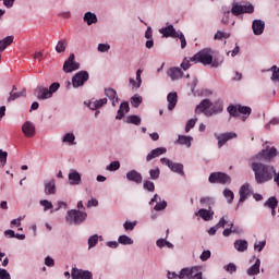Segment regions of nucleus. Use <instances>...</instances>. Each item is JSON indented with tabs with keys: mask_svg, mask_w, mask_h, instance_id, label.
Segmentation results:
<instances>
[{
	"mask_svg": "<svg viewBox=\"0 0 279 279\" xmlns=\"http://www.w3.org/2000/svg\"><path fill=\"white\" fill-rule=\"evenodd\" d=\"M272 178H274V182L277 184V186H279V172H276V169H275V173H272Z\"/></svg>",
	"mask_w": 279,
	"mask_h": 279,
	"instance_id": "774afa93",
	"label": "nucleus"
},
{
	"mask_svg": "<svg viewBox=\"0 0 279 279\" xmlns=\"http://www.w3.org/2000/svg\"><path fill=\"white\" fill-rule=\"evenodd\" d=\"M215 136L218 141V147L221 148V146L225 145L227 141H232V138H236V133L229 132L219 135L215 134Z\"/></svg>",
	"mask_w": 279,
	"mask_h": 279,
	"instance_id": "dca6fc26",
	"label": "nucleus"
},
{
	"mask_svg": "<svg viewBox=\"0 0 279 279\" xmlns=\"http://www.w3.org/2000/svg\"><path fill=\"white\" fill-rule=\"evenodd\" d=\"M71 276L72 279H93V272L77 268L72 269Z\"/></svg>",
	"mask_w": 279,
	"mask_h": 279,
	"instance_id": "2eb2a0df",
	"label": "nucleus"
},
{
	"mask_svg": "<svg viewBox=\"0 0 279 279\" xmlns=\"http://www.w3.org/2000/svg\"><path fill=\"white\" fill-rule=\"evenodd\" d=\"M14 43V36H8L0 40V51L3 53L4 49H8Z\"/></svg>",
	"mask_w": 279,
	"mask_h": 279,
	"instance_id": "c9c22d12",
	"label": "nucleus"
},
{
	"mask_svg": "<svg viewBox=\"0 0 279 279\" xmlns=\"http://www.w3.org/2000/svg\"><path fill=\"white\" fill-rule=\"evenodd\" d=\"M269 71L271 72L270 80L275 86H279V68L277 65H272Z\"/></svg>",
	"mask_w": 279,
	"mask_h": 279,
	"instance_id": "c756f323",
	"label": "nucleus"
},
{
	"mask_svg": "<svg viewBox=\"0 0 279 279\" xmlns=\"http://www.w3.org/2000/svg\"><path fill=\"white\" fill-rule=\"evenodd\" d=\"M276 156H279V151L277 147H271V146H266L262 151H259L257 155L252 157L253 160H259L260 162L263 161H268L274 160Z\"/></svg>",
	"mask_w": 279,
	"mask_h": 279,
	"instance_id": "423d86ee",
	"label": "nucleus"
},
{
	"mask_svg": "<svg viewBox=\"0 0 279 279\" xmlns=\"http://www.w3.org/2000/svg\"><path fill=\"white\" fill-rule=\"evenodd\" d=\"M233 245L238 252H247V240H236Z\"/></svg>",
	"mask_w": 279,
	"mask_h": 279,
	"instance_id": "e433bc0d",
	"label": "nucleus"
},
{
	"mask_svg": "<svg viewBox=\"0 0 279 279\" xmlns=\"http://www.w3.org/2000/svg\"><path fill=\"white\" fill-rule=\"evenodd\" d=\"M129 112H130V104L128 101H124L120 105L116 119L118 121H121V119H123V117H125V114H128Z\"/></svg>",
	"mask_w": 279,
	"mask_h": 279,
	"instance_id": "5701e85b",
	"label": "nucleus"
},
{
	"mask_svg": "<svg viewBox=\"0 0 279 279\" xmlns=\"http://www.w3.org/2000/svg\"><path fill=\"white\" fill-rule=\"evenodd\" d=\"M165 208H167V203L166 201H159L155 207H154V210H165Z\"/></svg>",
	"mask_w": 279,
	"mask_h": 279,
	"instance_id": "13d9d810",
	"label": "nucleus"
},
{
	"mask_svg": "<svg viewBox=\"0 0 279 279\" xmlns=\"http://www.w3.org/2000/svg\"><path fill=\"white\" fill-rule=\"evenodd\" d=\"M45 265H46L47 267H53V265H56V262H54L51 257L47 256V257L45 258Z\"/></svg>",
	"mask_w": 279,
	"mask_h": 279,
	"instance_id": "338daca9",
	"label": "nucleus"
},
{
	"mask_svg": "<svg viewBox=\"0 0 279 279\" xmlns=\"http://www.w3.org/2000/svg\"><path fill=\"white\" fill-rule=\"evenodd\" d=\"M46 195H56V179L44 182Z\"/></svg>",
	"mask_w": 279,
	"mask_h": 279,
	"instance_id": "393cba45",
	"label": "nucleus"
},
{
	"mask_svg": "<svg viewBox=\"0 0 279 279\" xmlns=\"http://www.w3.org/2000/svg\"><path fill=\"white\" fill-rule=\"evenodd\" d=\"M196 114H205V117H213V114H219L223 112V101L216 100L211 102L209 99H204L195 109Z\"/></svg>",
	"mask_w": 279,
	"mask_h": 279,
	"instance_id": "7ed1b4c3",
	"label": "nucleus"
},
{
	"mask_svg": "<svg viewBox=\"0 0 279 279\" xmlns=\"http://www.w3.org/2000/svg\"><path fill=\"white\" fill-rule=\"evenodd\" d=\"M167 101H168V110H173V108H175V106L178 105V93L172 92L168 94Z\"/></svg>",
	"mask_w": 279,
	"mask_h": 279,
	"instance_id": "cd10ccee",
	"label": "nucleus"
},
{
	"mask_svg": "<svg viewBox=\"0 0 279 279\" xmlns=\"http://www.w3.org/2000/svg\"><path fill=\"white\" fill-rule=\"evenodd\" d=\"M251 168L255 174V181L257 184H265L274 180V173H276V168L271 165L263 163L258 159H251Z\"/></svg>",
	"mask_w": 279,
	"mask_h": 279,
	"instance_id": "f03ea898",
	"label": "nucleus"
},
{
	"mask_svg": "<svg viewBox=\"0 0 279 279\" xmlns=\"http://www.w3.org/2000/svg\"><path fill=\"white\" fill-rule=\"evenodd\" d=\"M254 12V5L252 3L239 4L238 2H233L231 13L234 16H240V14H252Z\"/></svg>",
	"mask_w": 279,
	"mask_h": 279,
	"instance_id": "6e6552de",
	"label": "nucleus"
},
{
	"mask_svg": "<svg viewBox=\"0 0 279 279\" xmlns=\"http://www.w3.org/2000/svg\"><path fill=\"white\" fill-rule=\"evenodd\" d=\"M126 180L135 182V184H141L143 182V175L136 170H131L126 173Z\"/></svg>",
	"mask_w": 279,
	"mask_h": 279,
	"instance_id": "aec40b11",
	"label": "nucleus"
},
{
	"mask_svg": "<svg viewBox=\"0 0 279 279\" xmlns=\"http://www.w3.org/2000/svg\"><path fill=\"white\" fill-rule=\"evenodd\" d=\"M250 195H252V190L250 189V184L242 185L240 189V201L238 206H241V204H243V202H245V199H247Z\"/></svg>",
	"mask_w": 279,
	"mask_h": 279,
	"instance_id": "6ab92c4d",
	"label": "nucleus"
},
{
	"mask_svg": "<svg viewBox=\"0 0 279 279\" xmlns=\"http://www.w3.org/2000/svg\"><path fill=\"white\" fill-rule=\"evenodd\" d=\"M68 180L71 186H80V184H82V174H80L77 170L72 169L68 174Z\"/></svg>",
	"mask_w": 279,
	"mask_h": 279,
	"instance_id": "ddd939ff",
	"label": "nucleus"
},
{
	"mask_svg": "<svg viewBox=\"0 0 279 279\" xmlns=\"http://www.w3.org/2000/svg\"><path fill=\"white\" fill-rule=\"evenodd\" d=\"M105 95L111 101L113 107L119 104V96H117V90L112 88H107L105 89Z\"/></svg>",
	"mask_w": 279,
	"mask_h": 279,
	"instance_id": "a878e982",
	"label": "nucleus"
},
{
	"mask_svg": "<svg viewBox=\"0 0 279 279\" xmlns=\"http://www.w3.org/2000/svg\"><path fill=\"white\" fill-rule=\"evenodd\" d=\"M141 75H143V70L138 69L136 71V80H134V78L129 80L132 88L135 89V90H138L141 85L143 84V78L141 77Z\"/></svg>",
	"mask_w": 279,
	"mask_h": 279,
	"instance_id": "412c9836",
	"label": "nucleus"
},
{
	"mask_svg": "<svg viewBox=\"0 0 279 279\" xmlns=\"http://www.w3.org/2000/svg\"><path fill=\"white\" fill-rule=\"evenodd\" d=\"M223 196L226 197V199H228V204H232V202L234 201V192L231 190L226 189L223 191Z\"/></svg>",
	"mask_w": 279,
	"mask_h": 279,
	"instance_id": "49530a36",
	"label": "nucleus"
},
{
	"mask_svg": "<svg viewBox=\"0 0 279 279\" xmlns=\"http://www.w3.org/2000/svg\"><path fill=\"white\" fill-rule=\"evenodd\" d=\"M202 206H214L215 205V198L210 196H205L201 198Z\"/></svg>",
	"mask_w": 279,
	"mask_h": 279,
	"instance_id": "37998d69",
	"label": "nucleus"
},
{
	"mask_svg": "<svg viewBox=\"0 0 279 279\" xmlns=\"http://www.w3.org/2000/svg\"><path fill=\"white\" fill-rule=\"evenodd\" d=\"M80 69V63L75 62V54H70L68 60L63 64L64 73H73V71H77Z\"/></svg>",
	"mask_w": 279,
	"mask_h": 279,
	"instance_id": "f8f14e48",
	"label": "nucleus"
},
{
	"mask_svg": "<svg viewBox=\"0 0 279 279\" xmlns=\"http://www.w3.org/2000/svg\"><path fill=\"white\" fill-rule=\"evenodd\" d=\"M88 72L80 71L72 77V86L73 88H80V86H84L86 82H88Z\"/></svg>",
	"mask_w": 279,
	"mask_h": 279,
	"instance_id": "9b49d317",
	"label": "nucleus"
},
{
	"mask_svg": "<svg viewBox=\"0 0 279 279\" xmlns=\"http://www.w3.org/2000/svg\"><path fill=\"white\" fill-rule=\"evenodd\" d=\"M58 90H60V83L54 82L49 87L38 85L34 89V95L37 99L45 101L47 99H51V97H53V94L58 93Z\"/></svg>",
	"mask_w": 279,
	"mask_h": 279,
	"instance_id": "20e7f679",
	"label": "nucleus"
},
{
	"mask_svg": "<svg viewBox=\"0 0 279 279\" xmlns=\"http://www.w3.org/2000/svg\"><path fill=\"white\" fill-rule=\"evenodd\" d=\"M144 189L145 191H149L150 193H154L156 190V185H154V182L146 180L144 181Z\"/></svg>",
	"mask_w": 279,
	"mask_h": 279,
	"instance_id": "3c124183",
	"label": "nucleus"
},
{
	"mask_svg": "<svg viewBox=\"0 0 279 279\" xmlns=\"http://www.w3.org/2000/svg\"><path fill=\"white\" fill-rule=\"evenodd\" d=\"M163 154H167V148L165 147H158L153 149L146 157L147 162L154 160V158H158V156H162Z\"/></svg>",
	"mask_w": 279,
	"mask_h": 279,
	"instance_id": "4be33fe9",
	"label": "nucleus"
},
{
	"mask_svg": "<svg viewBox=\"0 0 279 279\" xmlns=\"http://www.w3.org/2000/svg\"><path fill=\"white\" fill-rule=\"evenodd\" d=\"M66 47H69L66 39L59 40L56 46L57 53H64V51H66Z\"/></svg>",
	"mask_w": 279,
	"mask_h": 279,
	"instance_id": "4c0bfd02",
	"label": "nucleus"
},
{
	"mask_svg": "<svg viewBox=\"0 0 279 279\" xmlns=\"http://www.w3.org/2000/svg\"><path fill=\"white\" fill-rule=\"evenodd\" d=\"M108 104V98L98 99L96 101L89 102L88 108L90 110H99V108H102V106H106Z\"/></svg>",
	"mask_w": 279,
	"mask_h": 279,
	"instance_id": "473e14b6",
	"label": "nucleus"
},
{
	"mask_svg": "<svg viewBox=\"0 0 279 279\" xmlns=\"http://www.w3.org/2000/svg\"><path fill=\"white\" fill-rule=\"evenodd\" d=\"M98 51H100V53H106V52L110 51V45L109 44H99Z\"/></svg>",
	"mask_w": 279,
	"mask_h": 279,
	"instance_id": "bf43d9fd",
	"label": "nucleus"
},
{
	"mask_svg": "<svg viewBox=\"0 0 279 279\" xmlns=\"http://www.w3.org/2000/svg\"><path fill=\"white\" fill-rule=\"evenodd\" d=\"M167 75L172 82H175V80H180V77H182V70L180 68H170L167 71Z\"/></svg>",
	"mask_w": 279,
	"mask_h": 279,
	"instance_id": "bb28decb",
	"label": "nucleus"
},
{
	"mask_svg": "<svg viewBox=\"0 0 279 279\" xmlns=\"http://www.w3.org/2000/svg\"><path fill=\"white\" fill-rule=\"evenodd\" d=\"M22 132L26 138H33V136H36V125H34L31 121H26L22 125Z\"/></svg>",
	"mask_w": 279,
	"mask_h": 279,
	"instance_id": "4468645a",
	"label": "nucleus"
},
{
	"mask_svg": "<svg viewBox=\"0 0 279 279\" xmlns=\"http://www.w3.org/2000/svg\"><path fill=\"white\" fill-rule=\"evenodd\" d=\"M214 53L215 52L213 51V49L205 48V49L198 51L192 58H190V59L185 58L183 60V62L181 63V69H183V71H187V69H191V62H195V64H197L199 62L201 64H204L205 66H207L208 64H211V66L217 69V66L221 65V61H219L218 59H213Z\"/></svg>",
	"mask_w": 279,
	"mask_h": 279,
	"instance_id": "f257e3e1",
	"label": "nucleus"
},
{
	"mask_svg": "<svg viewBox=\"0 0 279 279\" xmlns=\"http://www.w3.org/2000/svg\"><path fill=\"white\" fill-rule=\"evenodd\" d=\"M0 279H12V276H10L8 270L0 268Z\"/></svg>",
	"mask_w": 279,
	"mask_h": 279,
	"instance_id": "e2e57ef3",
	"label": "nucleus"
},
{
	"mask_svg": "<svg viewBox=\"0 0 279 279\" xmlns=\"http://www.w3.org/2000/svg\"><path fill=\"white\" fill-rule=\"evenodd\" d=\"M20 97H25V90H22V92L12 90L9 97V101H14V99H19Z\"/></svg>",
	"mask_w": 279,
	"mask_h": 279,
	"instance_id": "c03bdc74",
	"label": "nucleus"
},
{
	"mask_svg": "<svg viewBox=\"0 0 279 279\" xmlns=\"http://www.w3.org/2000/svg\"><path fill=\"white\" fill-rule=\"evenodd\" d=\"M265 206H268V208H277L278 199H276V197H270L268 202L265 203Z\"/></svg>",
	"mask_w": 279,
	"mask_h": 279,
	"instance_id": "864d4df0",
	"label": "nucleus"
},
{
	"mask_svg": "<svg viewBox=\"0 0 279 279\" xmlns=\"http://www.w3.org/2000/svg\"><path fill=\"white\" fill-rule=\"evenodd\" d=\"M125 123H131L133 125H141V117L138 116H129L125 118Z\"/></svg>",
	"mask_w": 279,
	"mask_h": 279,
	"instance_id": "ea45409f",
	"label": "nucleus"
},
{
	"mask_svg": "<svg viewBox=\"0 0 279 279\" xmlns=\"http://www.w3.org/2000/svg\"><path fill=\"white\" fill-rule=\"evenodd\" d=\"M0 165L3 167L4 165H8V151H3L0 149Z\"/></svg>",
	"mask_w": 279,
	"mask_h": 279,
	"instance_id": "5fc2aeb1",
	"label": "nucleus"
},
{
	"mask_svg": "<svg viewBox=\"0 0 279 279\" xmlns=\"http://www.w3.org/2000/svg\"><path fill=\"white\" fill-rule=\"evenodd\" d=\"M271 125H279V118H272L269 123L265 125L266 130H270Z\"/></svg>",
	"mask_w": 279,
	"mask_h": 279,
	"instance_id": "680f3d73",
	"label": "nucleus"
},
{
	"mask_svg": "<svg viewBox=\"0 0 279 279\" xmlns=\"http://www.w3.org/2000/svg\"><path fill=\"white\" fill-rule=\"evenodd\" d=\"M86 217H88V214L77 209H72L68 211L65 221L71 226H80V223H84V221H86Z\"/></svg>",
	"mask_w": 279,
	"mask_h": 279,
	"instance_id": "0eeeda50",
	"label": "nucleus"
},
{
	"mask_svg": "<svg viewBox=\"0 0 279 279\" xmlns=\"http://www.w3.org/2000/svg\"><path fill=\"white\" fill-rule=\"evenodd\" d=\"M210 256H211L210 250H205L201 254L199 259L202 260V263H206V260H208V258H210Z\"/></svg>",
	"mask_w": 279,
	"mask_h": 279,
	"instance_id": "4d7b16f0",
	"label": "nucleus"
},
{
	"mask_svg": "<svg viewBox=\"0 0 279 279\" xmlns=\"http://www.w3.org/2000/svg\"><path fill=\"white\" fill-rule=\"evenodd\" d=\"M177 38L180 39L181 49H184L186 47V38L184 37V34H179Z\"/></svg>",
	"mask_w": 279,
	"mask_h": 279,
	"instance_id": "69168bd1",
	"label": "nucleus"
},
{
	"mask_svg": "<svg viewBox=\"0 0 279 279\" xmlns=\"http://www.w3.org/2000/svg\"><path fill=\"white\" fill-rule=\"evenodd\" d=\"M177 143L179 145H184L185 147H191L193 143V137L186 135H179Z\"/></svg>",
	"mask_w": 279,
	"mask_h": 279,
	"instance_id": "72a5a7b5",
	"label": "nucleus"
},
{
	"mask_svg": "<svg viewBox=\"0 0 279 279\" xmlns=\"http://www.w3.org/2000/svg\"><path fill=\"white\" fill-rule=\"evenodd\" d=\"M215 40H221L222 38L225 39H228L230 38V33H223L221 31H218L216 34H215Z\"/></svg>",
	"mask_w": 279,
	"mask_h": 279,
	"instance_id": "603ef678",
	"label": "nucleus"
},
{
	"mask_svg": "<svg viewBox=\"0 0 279 279\" xmlns=\"http://www.w3.org/2000/svg\"><path fill=\"white\" fill-rule=\"evenodd\" d=\"M210 184H230L231 179L230 175L222 172H213L209 175Z\"/></svg>",
	"mask_w": 279,
	"mask_h": 279,
	"instance_id": "9d476101",
	"label": "nucleus"
},
{
	"mask_svg": "<svg viewBox=\"0 0 279 279\" xmlns=\"http://www.w3.org/2000/svg\"><path fill=\"white\" fill-rule=\"evenodd\" d=\"M182 32L175 31L173 25H169L166 28L160 29V34H163L166 38H178V35H180Z\"/></svg>",
	"mask_w": 279,
	"mask_h": 279,
	"instance_id": "a211bd4d",
	"label": "nucleus"
},
{
	"mask_svg": "<svg viewBox=\"0 0 279 279\" xmlns=\"http://www.w3.org/2000/svg\"><path fill=\"white\" fill-rule=\"evenodd\" d=\"M161 165H165L172 171L173 173H178L179 175H184V165L180 162H173L171 159L163 157L160 159Z\"/></svg>",
	"mask_w": 279,
	"mask_h": 279,
	"instance_id": "1a4fd4ad",
	"label": "nucleus"
},
{
	"mask_svg": "<svg viewBox=\"0 0 279 279\" xmlns=\"http://www.w3.org/2000/svg\"><path fill=\"white\" fill-rule=\"evenodd\" d=\"M225 269L229 274H233V271H236V265H234L233 263H230L227 266H225Z\"/></svg>",
	"mask_w": 279,
	"mask_h": 279,
	"instance_id": "0e129e2a",
	"label": "nucleus"
},
{
	"mask_svg": "<svg viewBox=\"0 0 279 279\" xmlns=\"http://www.w3.org/2000/svg\"><path fill=\"white\" fill-rule=\"evenodd\" d=\"M118 243H120V245H134V240H132V238L123 234L118 238Z\"/></svg>",
	"mask_w": 279,
	"mask_h": 279,
	"instance_id": "58836bf2",
	"label": "nucleus"
},
{
	"mask_svg": "<svg viewBox=\"0 0 279 279\" xmlns=\"http://www.w3.org/2000/svg\"><path fill=\"white\" fill-rule=\"evenodd\" d=\"M141 104H143V97H141L138 95H134L131 98V106H133V108H138V106H141Z\"/></svg>",
	"mask_w": 279,
	"mask_h": 279,
	"instance_id": "79ce46f5",
	"label": "nucleus"
},
{
	"mask_svg": "<svg viewBox=\"0 0 279 279\" xmlns=\"http://www.w3.org/2000/svg\"><path fill=\"white\" fill-rule=\"evenodd\" d=\"M227 110L231 117L242 116V121H246L247 118L252 114V108L242 105H231Z\"/></svg>",
	"mask_w": 279,
	"mask_h": 279,
	"instance_id": "39448f33",
	"label": "nucleus"
},
{
	"mask_svg": "<svg viewBox=\"0 0 279 279\" xmlns=\"http://www.w3.org/2000/svg\"><path fill=\"white\" fill-rule=\"evenodd\" d=\"M61 142L64 145H69L70 147L73 146V145H77V142H75V133H73V132L65 133L62 136Z\"/></svg>",
	"mask_w": 279,
	"mask_h": 279,
	"instance_id": "b1692460",
	"label": "nucleus"
},
{
	"mask_svg": "<svg viewBox=\"0 0 279 279\" xmlns=\"http://www.w3.org/2000/svg\"><path fill=\"white\" fill-rule=\"evenodd\" d=\"M150 180H158L160 178V168L149 170Z\"/></svg>",
	"mask_w": 279,
	"mask_h": 279,
	"instance_id": "8fccbe9b",
	"label": "nucleus"
},
{
	"mask_svg": "<svg viewBox=\"0 0 279 279\" xmlns=\"http://www.w3.org/2000/svg\"><path fill=\"white\" fill-rule=\"evenodd\" d=\"M124 230L128 231H132L134 230V228H136V221H125L123 225Z\"/></svg>",
	"mask_w": 279,
	"mask_h": 279,
	"instance_id": "6e6d98bb",
	"label": "nucleus"
},
{
	"mask_svg": "<svg viewBox=\"0 0 279 279\" xmlns=\"http://www.w3.org/2000/svg\"><path fill=\"white\" fill-rule=\"evenodd\" d=\"M246 274L248 276H258V274H260V259L259 258H257L255 260V264L247 269Z\"/></svg>",
	"mask_w": 279,
	"mask_h": 279,
	"instance_id": "c85d7f7f",
	"label": "nucleus"
},
{
	"mask_svg": "<svg viewBox=\"0 0 279 279\" xmlns=\"http://www.w3.org/2000/svg\"><path fill=\"white\" fill-rule=\"evenodd\" d=\"M121 169V163L119 161H112L106 167V171H119Z\"/></svg>",
	"mask_w": 279,
	"mask_h": 279,
	"instance_id": "a18cd8bd",
	"label": "nucleus"
},
{
	"mask_svg": "<svg viewBox=\"0 0 279 279\" xmlns=\"http://www.w3.org/2000/svg\"><path fill=\"white\" fill-rule=\"evenodd\" d=\"M196 215H199V217L202 219H204V221H210V219H213V216L215 215V213L210 209H199Z\"/></svg>",
	"mask_w": 279,
	"mask_h": 279,
	"instance_id": "2f4dec72",
	"label": "nucleus"
},
{
	"mask_svg": "<svg viewBox=\"0 0 279 279\" xmlns=\"http://www.w3.org/2000/svg\"><path fill=\"white\" fill-rule=\"evenodd\" d=\"M252 29L255 36H262L263 32H265V22L263 20H254Z\"/></svg>",
	"mask_w": 279,
	"mask_h": 279,
	"instance_id": "f3484780",
	"label": "nucleus"
},
{
	"mask_svg": "<svg viewBox=\"0 0 279 279\" xmlns=\"http://www.w3.org/2000/svg\"><path fill=\"white\" fill-rule=\"evenodd\" d=\"M84 23H87V25H95L97 23V14L93 12H86L83 16Z\"/></svg>",
	"mask_w": 279,
	"mask_h": 279,
	"instance_id": "7c9ffc66",
	"label": "nucleus"
},
{
	"mask_svg": "<svg viewBox=\"0 0 279 279\" xmlns=\"http://www.w3.org/2000/svg\"><path fill=\"white\" fill-rule=\"evenodd\" d=\"M14 43V36H8L0 40V51L3 53L4 49H8Z\"/></svg>",
	"mask_w": 279,
	"mask_h": 279,
	"instance_id": "f704fd0d",
	"label": "nucleus"
},
{
	"mask_svg": "<svg viewBox=\"0 0 279 279\" xmlns=\"http://www.w3.org/2000/svg\"><path fill=\"white\" fill-rule=\"evenodd\" d=\"M99 239L101 240V236H99L97 234H94V235L89 236V239H88V247H89V250L92 247H95V245H97V243H99Z\"/></svg>",
	"mask_w": 279,
	"mask_h": 279,
	"instance_id": "a19ab883",
	"label": "nucleus"
},
{
	"mask_svg": "<svg viewBox=\"0 0 279 279\" xmlns=\"http://www.w3.org/2000/svg\"><path fill=\"white\" fill-rule=\"evenodd\" d=\"M195 123H197V118L195 119H190L187 122H186V125H185V132L186 134H189L191 132V130H193L195 128Z\"/></svg>",
	"mask_w": 279,
	"mask_h": 279,
	"instance_id": "de8ad7c7",
	"label": "nucleus"
},
{
	"mask_svg": "<svg viewBox=\"0 0 279 279\" xmlns=\"http://www.w3.org/2000/svg\"><path fill=\"white\" fill-rule=\"evenodd\" d=\"M40 206H44V210H51L53 208V204L47 199L40 201Z\"/></svg>",
	"mask_w": 279,
	"mask_h": 279,
	"instance_id": "052dcab7",
	"label": "nucleus"
},
{
	"mask_svg": "<svg viewBox=\"0 0 279 279\" xmlns=\"http://www.w3.org/2000/svg\"><path fill=\"white\" fill-rule=\"evenodd\" d=\"M265 245H267V241H259V242H255L254 244V250L255 252H263V250H265Z\"/></svg>",
	"mask_w": 279,
	"mask_h": 279,
	"instance_id": "09e8293b",
	"label": "nucleus"
}]
</instances>
